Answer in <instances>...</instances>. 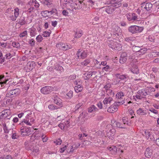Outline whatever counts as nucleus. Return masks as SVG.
<instances>
[{"label": "nucleus", "mask_w": 159, "mask_h": 159, "mask_svg": "<svg viewBox=\"0 0 159 159\" xmlns=\"http://www.w3.org/2000/svg\"><path fill=\"white\" fill-rule=\"evenodd\" d=\"M27 112V114L25 116V118L20 123L21 125H23L25 123L26 125L31 126L34 123L35 119L32 114V112L30 110H28L25 112Z\"/></svg>", "instance_id": "f257e3e1"}, {"label": "nucleus", "mask_w": 159, "mask_h": 159, "mask_svg": "<svg viewBox=\"0 0 159 159\" xmlns=\"http://www.w3.org/2000/svg\"><path fill=\"white\" fill-rule=\"evenodd\" d=\"M149 94V92H147L146 89H143L139 90L137 92V94L135 96H133V99L135 101L141 99L146 95Z\"/></svg>", "instance_id": "f03ea898"}, {"label": "nucleus", "mask_w": 159, "mask_h": 159, "mask_svg": "<svg viewBox=\"0 0 159 159\" xmlns=\"http://www.w3.org/2000/svg\"><path fill=\"white\" fill-rule=\"evenodd\" d=\"M143 30V27L137 25H132L129 27L128 28L129 32L133 34L141 32Z\"/></svg>", "instance_id": "7ed1b4c3"}, {"label": "nucleus", "mask_w": 159, "mask_h": 159, "mask_svg": "<svg viewBox=\"0 0 159 159\" xmlns=\"http://www.w3.org/2000/svg\"><path fill=\"white\" fill-rule=\"evenodd\" d=\"M107 135V136L109 138H112L114 135L116 130L115 129L112 128L111 125H108L106 126Z\"/></svg>", "instance_id": "20e7f679"}, {"label": "nucleus", "mask_w": 159, "mask_h": 159, "mask_svg": "<svg viewBox=\"0 0 159 159\" xmlns=\"http://www.w3.org/2000/svg\"><path fill=\"white\" fill-rule=\"evenodd\" d=\"M152 7V5L150 3H144L142 4L141 10L143 11H148L150 12L151 11V9Z\"/></svg>", "instance_id": "39448f33"}, {"label": "nucleus", "mask_w": 159, "mask_h": 159, "mask_svg": "<svg viewBox=\"0 0 159 159\" xmlns=\"http://www.w3.org/2000/svg\"><path fill=\"white\" fill-rule=\"evenodd\" d=\"M53 89L54 88L51 86H45L41 89L40 91L43 94H47L50 93Z\"/></svg>", "instance_id": "423d86ee"}, {"label": "nucleus", "mask_w": 159, "mask_h": 159, "mask_svg": "<svg viewBox=\"0 0 159 159\" xmlns=\"http://www.w3.org/2000/svg\"><path fill=\"white\" fill-rule=\"evenodd\" d=\"M75 84L76 85L74 87V89L76 93L81 92L83 89L82 86V83L79 80H76L74 82Z\"/></svg>", "instance_id": "0eeeda50"}, {"label": "nucleus", "mask_w": 159, "mask_h": 159, "mask_svg": "<svg viewBox=\"0 0 159 159\" xmlns=\"http://www.w3.org/2000/svg\"><path fill=\"white\" fill-rule=\"evenodd\" d=\"M80 49H79L76 55L78 58H81L84 59L87 57L89 54V52L87 50H85L83 51L82 52H81Z\"/></svg>", "instance_id": "6e6552de"}, {"label": "nucleus", "mask_w": 159, "mask_h": 159, "mask_svg": "<svg viewBox=\"0 0 159 159\" xmlns=\"http://www.w3.org/2000/svg\"><path fill=\"white\" fill-rule=\"evenodd\" d=\"M126 17L129 21L137 20L139 19L137 15L134 13H129L127 14Z\"/></svg>", "instance_id": "1a4fd4ad"}, {"label": "nucleus", "mask_w": 159, "mask_h": 159, "mask_svg": "<svg viewBox=\"0 0 159 159\" xmlns=\"http://www.w3.org/2000/svg\"><path fill=\"white\" fill-rule=\"evenodd\" d=\"M103 10L105 11L109 14H111L115 10V8L110 5L108 6L104 7H102Z\"/></svg>", "instance_id": "9d476101"}, {"label": "nucleus", "mask_w": 159, "mask_h": 159, "mask_svg": "<svg viewBox=\"0 0 159 159\" xmlns=\"http://www.w3.org/2000/svg\"><path fill=\"white\" fill-rule=\"evenodd\" d=\"M69 123V121L65 120L64 121H62V122L58 125V126L62 130L66 129L70 127Z\"/></svg>", "instance_id": "9b49d317"}, {"label": "nucleus", "mask_w": 159, "mask_h": 159, "mask_svg": "<svg viewBox=\"0 0 159 159\" xmlns=\"http://www.w3.org/2000/svg\"><path fill=\"white\" fill-rule=\"evenodd\" d=\"M30 128H28L25 126H22L20 128V131L22 134L25 133L23 134L24 136L29 135L31 132Z\"/></svg>", "instance_id": "f8f14e48"}, {"label": "nucleus", "mask_w": 159, "mask_h": 159, "mask_svg": "<svg viewBox=\"0 0 159 159\" xmlns=\"http://www.w3.org/2000/svg\"><path fill=\"white\" fill-rule=\"evenodd\" d=\"M20 13V10L18 8L16 7L14 9V15L13 16H10V18L12 21H15L16 18L18 16Z\"/></svg>", "instance_id": "ddd939ff"}, {"label": "nucleus", "mask_w": 159, "mask_h": 159, "mask_svg": "<svg viewBox=\"0 0 159 159\" xmlns=\"http://www.w3.org/2000/svg\"><path fill=\"white\" fill-rule=\"evenodd\" d=\"M20 90L19 89H16L10 91L8 93V96H11L12 97L16 96L19 94Z\"/></svg>", "instance_id": "4468645a"}, {"label": "nucleus", "mask_w": 159, "mask_h": 159, "mask_svg": "<svg viewBox=\"0 0 159 159\" xmlns=\"http://www.w3.org/2000/svg\"><path fill=\"white\" fill-rule=\"evenodd\" d=\"M110 4L113 7L116 9L118 7H120L121 5V2L119 0H115L112 1Z\"/></svg>", "instance_id": "2eb2a0df"}, {"label": "nucleus", "mask_w": 159, "mask_h": 159, "mask_svg": "<svg viewBox=\"0 0 159 159\" xmlns=\"http://www.w3.org/2000/svg\"><path fill=\"white\" fill-rule=\"evenodd\" d=\"M127 54L125 52L122 53L120 58V62L121 64H123L126 61L127 59Z\"/></svg>", "instance_id": "dca6fc26"}, {"label": "nucleus", "mask_w": 159, "mask_h": 159, "mask_svg": "<svg viewBox=\"0 0 159 159\" xmlns=\"http://www.w3.org/2000/svg\"><path fill=\"white\" fill-rule=\"evenodd\" d=\"M54 103L58 106H62V100L59 97L57 96H54L53 98Z\"/></svg>", "instance_id": "f3484780"}, {"label": "nucleus", "mask_w": 159, "mask_h": 159, "mask_svg": "<svg viewBox=\"0 0 159 159\" xmlns=\"http://www.w3.org/2000/svg\"><path fill=\"white\" fill-rule=\"evenodd\" d=\"M115 76L117 79H120L122 80H126L128 78V76L126 75H120L119 74H116L114 75Z\"/></svg>", "instance_id": "a211bd4d"}, {"label": "nucleus", "mask_w": 159, "mask_h": 159, "mask_svg": "<svg viewBox=\"0 0 159 159\" xmlns=\"http://www.w3.org/2000/svg\"><path fill=\"white\" fill-rule=\"evenodd\" d=\"M109 46L112 49H116L118 50H120L121 49V45H119L116 42H113L112 44L111 43L109 45Z\"/></svg>", "instance_id": "6ab92c4d"}, {"label": "nucleus", "mask_w": 159, "mask_h": 159, "mask_svg": "<svg viewBox=\"0 0 159 159\" xmlns=\"http://www.w3.org/2000/svg\"><path fill=\"white\" fill-rule=\"evenodd\" d=\"M41 2L44 6H46L48 7H51L52 4V0H43Z\"/></svg>", "instance_id": "aec40b11"}, {"label": "nucleus", "mask_w": 159, "mask_h": 159, "mask_svg": "<svg viewBox=\"0 0 159 159\" xmlns=\"http://www.w3.org/2000/svg\"><path fill=\"white\" fill-rule=\"evenodd\" d=\"M137 114L140 116H145L147 114L146 110L140 107L137 110Z\"/></svg>", "instance_id": "412c9836"}, {"label": "nucleus", "mask_w": 159, "mask_h": 159, "mask_svg": "<svg viewBox=\"0 0 159 159\" xmlns=\"http://www.w3.org/2000/svg\"><path fill=\"white\" fill-rule=\"evenodd\" d=\"M145 156L148 158H150L152 154V150L150 148H147L144 153Z\"/></svg>", "instance_id": "4be33fe9"}, {"label": "nucleus", "mask_w": 159, "mask_h": 159, "mask_svg": "<svg viewBox=\"0 0 159 159\" xmlns=\"http://www.w3.org/2000/svg\"><path fill=\"white\" fill-rule=\"evenodd\" d=\"M117 107L115 105H111L107 109V111L109 112L113 113L117 111Z\"/></svg>", "instance_id": "5701e85b"}, {"label": "nucleus", "mask_w": 159, "mask_h": 159, "mask_svg": "<svg viewBox=\"0 0 159 159\" xmlns=\"http://www.w3.org/2000/svg\"><path fill=\"white\" fill-rule=\"evenodd\" d=\"M16 54V52L13 50H11L9 52H7L5 56L7 59H9L12 57L15 56Z\"/></svg>", "instance_id": "b1692460"}, {"label": "nucleus", "mask_w": 159, "mask_h": 159, "mask_svg": "<svg viewBox=\"0 0 159 159\" xmlns=\"http://www.w3.org/2000/svg\"><path fill=\"white\" fill-rule=\"evenodd\" d=\"M29 32L31 37H34L37 34V31L36 29L34 27H32L29 29Z\"/></svg>", "instance_id": "393cba45"}, {"label": "nucleus", "mask_w": 159, "mask_h": 159, "mask_svg": "<svg viewBox=\"0 0 159 159\" xmlns=\"http://www.w3.org/2000/svg\"><path fill=\"white\" fill-rule=\"evenodd\" d=\"M91 65L93 67H95L96 68H100V66H101V64L96 59H93Z\"/></svg>", "instance_id": "a878e982"}, {"label": "nucleus", "mask_w": 159, "mask_h": 159, "mask_svg": "<svg viewBox=\"0 0 159 159\" xmlns=\"http://www.w3.org/2000/svg\"><path fill=\"white\" fill-rule=\"evenodd\" d=\"M54 68L57 71L59 72L60 73L63 72L64 70L63 67L59 64H56L54 65Z\"/></svg>", "instance_id": "bb28decb"}, {"label": "nucleus", "mask_w": 159, "mask_h": 159, "mask_svg": "<svg viewBox=\"0 0 159 159\" xmlns=\"http://www.w3.org/2000/svg\"><path fill=\"white\" fill-rule=\"evenodd\" d=\"M113 99L111 97H106L104 99L103 102L104 105H107L110 104L112 102Z\"/></svg>", "instance_id": "cd10ccee"}, {"label": "nucleus", "mask_w": 159, "mask_h": 159, "mask_svg": "<svg viewBox=\"0 0 159 159\" xmlns=\"http://www.w3.org/2000/svg\"><path fill=\"white\" fill-rule=\"evenodd\" d=\"M1 125H2L5 133L8 134L10 131H11L12 129H9L8 127L7 126L6 124L5 123L2 122Z\"/></svg>", "instance_id": "c85d7f7f"}, {"label": "nucleus", "mask_w": 159, "mask_h": 159, "mask_svg": "<svg viewBox=\"0 0 159 159\" xmlns=\"http://www.w3.org/2000/svg\"><path fill=\"white\" fill-rule=\"evenodd\" d=\"M130 70L131 72L134 74H137L139 73L138 66L136 65L133 66Z\"/></svg>", "instance_id": "c756f323"}, {"label": "nucleus", "mask_w": 159, "mask_h": 159, "mask_svg": "<svg viewBox=\"0 0 159 159\" xmlns=\"http://www.w3.org/2000/svg\"><path fill=\"white\" fill-rule=\"evenodd\" d=\"M98 109L94 105L91 106L88 108V111L89 112L91 113L98 111Z\"/></svg>", "instance_id": "7c9ffc66"}, {"label": "nucleus", "mask_w": 159, "mask_h": 159, "mask_svg": "<svg viewBox=\"0 0 159 159\" xmlns=\"http://www.w3.org/2000/svg\"><path fill=\"white\" fill-rule=\"evenodd\" d=\"M108 150L113 154H115L117 151V148L115 146H112L107 148Z\"/></svg>", "instance_id": "2f4dec72"}, {"label": "nucleus", "mask_w": 159, "mask_h": 159, "mask_svg": "<svg viewBox=\"0 0 159 159\" xmlns=\"http://www.w3.org/2000/svg\"><path fill=\"white\" fill-rule=\"evenodd\" d=\"M49 12L50 16L52 15L56 16H58V11L55 8H52L50 11H49Z\"/></svg>", "instance_id": "473e14b6"}, {"label": "nucleus", "mask_w": 159, "mask_h": 159, "mask_svg": "<svg viewBox=\"0 0 159 159\" xmlns=\"http://www.w3.org/2000/svg\"><path fill=\"white\" fill-rule=\"evenodd\" d=\"M145 135L146 138L148 140H151L153 139V138L151 137L152 135L150 132L148 130H146L145 131Z\"/></svg>", "instance_id": "72a5a7b5"}, {"label": "nucleus", "mask_w": 159, "mask_h": 159, "mask_svg": "<svg viewBox=\"0 0 159 159\" xmlns=\"http://www.w3.org/2000/svg\"><path fill=\"white\" fill-rule=\"evenodd\" d=\"M126 93L120 92L116 94V97L118 99L122 98L123 97L126 96Z\"/></svg>", "instance_id": "f704fd0d"}, {"label": "nucleus", "mask_w": 159, "mask_h": 159, "mask_svg": "<svg viewBox=\"0 0 159 159\" xmlns=\"http://www.w3.org/2000/svg\"><path fill=\"white\" fill-rule=\"evenodd\" d=\"M82 2L80 1H78L77 2L75 3L73 6L75 9H80L82 8L81 4Z\"/></svg>", "instance_id": "c9c22d12"}, {"label": "nucleus", "mask_w": 159, "mask_h": 159, "mask_svg": "<svg viewBox=\"0 0 159 159\" xmlns=\"http://www.w3.org/2000/svg\"><path fill=\"white\" fill-rule=\"evenodd\" d=\"M12 135L11 137L12 139H17L18 137V136L16 133V131L13 129H12Z\"/></svg>", "instance_id": "e433bc0d"}, {"label": "nucleus", "mask_w": 159, "mask_h": 159, "mask_svg": "<svg viewBox=\"0 0 159 159\" xmlns=\"http://www.w3.org/2000/svg\"><path fill=\"white\" fill-rule=\"evenodd\" d=\"M120 30V28L117 26H116L113 29V34L115 35H119V34L118 33V30Z\"/></svg>", "instance_id": "4c0bfd02"}, {"label": "nucleus", "mask_w": 159, "mask_h": 159, "mask_svg": "<svg viewBox=\"0 0 159 159\" xmlns=\"http://www.w3.org/2000/svg\"><path fill=\"white\" fill-rule=\"evenodd\" d=\"M88 116V114L86 111H83L80 115L79 118L81 119L87 118Z\"/></svg>", "instance_id": "58836bf2"}, {"label": "nucleus", "mask_w": 159, "mask_h": 159, "mask_svg": "<svg viewBox=\"0 0 159 159\" xmlns=\"http://www.w3.org/2000/svg\"><path fill=\"white\" fill-rule=\"evenodd\" d=\"M71 48V46L67 44H62L61 47V48L63 50H66Z\"/></svg>", "instance_id": "ea45409f"}, {"label": "nucleus", "mask_w": 159, "mask_h": 159, "mask_svg": "<svg viewBox=\"0 0 159 159\" xmlns=\"http://www.w3.org/2000/svg\"><path fill=\"white\" fill-rule=\"evenodd\" d=\"M42 16L45 17L50 16L49 11L45 10L41 12Z\"/></svg>", "instance_id": "a19ab883"}, {"label": "nucleus", "mask_w": 159, "mask_h": 159, "mask_svg": "<svg viewBox=\"0 0 159 159\" xmlns=\"http://www.w3.org/2000/svg\"><path fill=\"white\" fill-rule=\"evenodd\" d=\"M122 120V124L125 127L126 125H129V122L128 120V119L127 118H123Z\"/></svg>", "instance_id": "79ce46f5"}, {"label": "nucleus", "mask_w": 159, "mask_h": 159, "mask_svg": "<svg viewBox=\"0 0 159 159\" xmlns=\"http://www.w3.org/2000/svg\"><path fill=\"white\" fill-rule=\"evenodd\" d=\"M83 34V33L82 30H79L77 31L75 34V37L77 38H79Z\"/></svg>", "instance_id": "37998d69"}, {"label": "nucleus", "mask_w": 159, "mask_h": 159, "mask_svg": "<svg viewBox=\"0 0 159 159\" xmlns=\"http://www.w3.org/2000/svg\"><path fill=\"white\" fill-rule=\"evenodd\" d=\"M135 38L134 37H128L125 38V40L126 42L130 43L131 41L134 40Z\"/></svg>", "instance_id": "c03bdc74"}, {"label": "nucleus", "mask_w": 159, "mask_h": 159, "mask_svg": "<svg viewBox=\"0 0 159 159\" xmlns=\"http://www.w3.org/2000/svg\"><path fill=\"white\" fill-rule=\"evenodd\" d=\"M115 124H116V126L118 128L123 129L125 128V127L124 125L122 122L121 123L120 122H116Z\"/></svg>", "instance_id": "a18cd8bd"}, {"label": "nucleus", "mask_w": 159, "mask_h": 159, "mask_svg": "<svg viewBox=\"0 0 159 159\" xmlns=\"http://www.w3.org/2000/svg\"><path fill=\"white\" fill-rule=\"evenodd\" d=\"M83 105V103L82 102L76 104L74 108L75 112H76L77 111H78L79 109Z\"/></svg>", "instance_id": "49530a36"}, {"label": "nucleus", "mask_w": 159, "mask_h": 159, "mask_svg": "<svg viewBox=\"0 0 159 159\" xmlns=\"http://www.w3.org/2000/svg\"><path fill=\"white\" fill-rule=\"evenodd\" d=\"M12 46L15 48H20V44L17 42H13L12 43Z\"/></svg>", "instance_id": "de8ad7c7"}, {"label": "nucleus", "mask_w": 159, "mask_h": 159, "mask_svg": "<svg viewBox=\"0 0 159 159\" xmlns=\"http://www.w3.org/2000/svg\"><path fill=\"white\" fill-rule=\"evenodd\" d=\"M92 73H91V72H88L85 73L84 74V76H85L86 78H85V80H87V79H89L92 75Z\"/></svg>", "instance_id": "09e8293b"}, {"label": "nucleus", "mask_w": 159, "mask_h": 159, "mask_svg": "<svg viewBox=\"0 0 159 159\" xmlns=\"http://www.w3.org/2000/svg\"><path fill=\"white\" fill-rule=\"evenodd\" d=\"M90 62L89 60L87 59L81 63V64L83 66H87Z\"/></svg>", "instance_id": "8fccbe9b"}, {"label": "nucleus", "mask_w": 159, "mask_h": 159, "mask_svg": "<svg viewBox=\"0 0 159 159\" xmlns=\"http://www.w3.org/2000/svg\"><path fill=\"white\" fill-rule=\"evenodd\" d=\"M48 108L50 110H52L58 109L59 107L57 106L53 105V104H50L48 105Z\"/></svg>", "instance_id": "3c124183"}, {"label": "nucleus", "mask_w": 159, "mask_h": 159, "mask_svg": "<svg viewBox=\"0 0 159 159\" xmlns=\"http://www.w3.org/2000/svg\"><path fill=\"white\" fill-rule=\"evenodd\" d=\"M28 43L31 46L34 47L35 45V41L33 39H29Z\"/></svg>", "instance_id": "603ef678"}, {"label": "nucleus", "mask_w": 159, "mask_h": 159, "mask_svg": "<svg viewBox=\"0 0 159 159\" xmlns=\"http://www.w3.org/2000/svg\"><path fill=\"white\" fill-rule=\"evenodd\" d=\"M147 49L145 48H142L140 49L139 52H138V54L139 55H142L145 53L147 52Z\"/></svg>", "instance_id": "864d4df0"}, {"label": "nucleus", "mask_w": 159, "mask_h": 159, "mask_svg": "<svg viewBox=\"0 0 159 159\" xmlns=\"http://www.w3.org/2000/svg\"><path fill=\"white\" fill-rule=\"evenodd\" d=\"M140 48L139 47L136 46H134L132 47L133 50L135 52H137V54H138V52H139Z\"/></svg>", "instance_id": "5fc2aeb1"}, {"label": "nucleus", "mask_w": 159, "mask_h": 159, "mask_svg": "<svg viewBox=\"0 0 159 159\" xmlns=\"http://www.w3.org/2000/svg\"><path fill=\"white\" fill-rule=\"evenodd\" d=\"M61 3L64 6L67 4L70 3V2L68 0H61Z\"/></svg>", "instance_id": "6e6d98bb"}, {"label": "nucleus", "mask_w": 159, "mask_h": 159, "mask_svg": "<svg viewBox=\"0 0 159 159\" xmlns=\"http://www.w3.org/2000/svg\"><path fill=\"white\" fill-rule=\"evenodd\" d=\"M111 88V85L110 83L107 84L104 87V88L105 89L106 91L110 89Z\"/></svg>", "instance_id": "4d7b16f0"}, {"label": "nucleus", "mask_w": 159, "mask_h": 159, "mask_svg": "<svg viewBox=\"0 0 159 159\" xmlns=\"http://www.w3.org/2000/svg\"><path fill=\"white\" fill-rule=\"evenodd\" d=\"M4 77V76L0 75V84L1 85L6 84L7 81H4L3 79Z\"/></svg>", "instance_id": "13d9d810"}, {"label": "nucleus", "mask_w": 159, "mask_h": 159, "mask_svg": "<svg viewBox=\"0 0 159 159\" xmlns=\"http://www.w3.org/2000/svg\"><path fill=\"white\" fill-rule=\"evenodd\" d=\"M146 89L147 92H149V93L150 92H154L155 91V89L154 88L150 87H148L146 88Z\"/></svg>", "instance_id": "bf43d9fd"}, {"label": "nucleus", "mask_w": 159, "mask_h": 159, "mask_svg": "<svg viewBox=\"0 0 159 159\" xmlns=\"http://www.w3.org/2000/svg\"><path fill=\"white\" fill-rule=\"evenodd\" d=\"M102 69L103 70L106 71H109L110 70L111 68L108 65H106V66L103 67Z\"/></svg>", "instance_id": "052dcab7"}, {"label": "nucleus", "mask_w": 159, "mask_h": 159, "mask_svg": "<svg viewBox=\"0 0 159 159\" xmlns=\"http://www.w3.org/2000/svg\"><path fill=\"white\" fill-rule=\"evenodd\" d=\"M124 89H125L124 90H123V92L126 93V96H129V94L130 93H129V90H130V88H127L125 87L124 88Z\"/></svg>", "instance_id": "680f3d73"}, {"label": "nucleus", "mask_w": 159, "mask_h": 159, "mask_svg": "<svg viewBox=\"0 0 159 159\" xmlns=\"http://www.w3.org/2000/svg\"><path fill=\"white\" fill-rule=\"evenodd\" d=\"M107 94L108 95H112L114 96V94L113 92H112V90L111 89H109L106 91Z\"/></svg>", "instance_id": "e2e57ef3"}, {"label": "nucleus", "mask_w": 159, "mask_h": 159, "mask_svg": "<svg viewBox=\"0 0 159 159\" xmlns=\"http://www.w3.org/2000/svg\"><path fill=\"white\" fill-rule=\"evenodd\" d=\"M43 39V37L42 36L40 35H38L36 38V40L38 42H42Z\"/></svg>", "instance_id": "0e129e2a"}, {"label": "nucleus", "mask_w": 159, "mask_h": 159, "mask_svg": "<svg viewBox=\"0 0 159 159\" xmlns=\"http://www.w3.org/2000/svg\"><path fill=\"white\" fill-rule=\"evenodd\" d=\"M27 35V32L26 30L24 31L22 33H21L20 35L19 36L20 37L22 38L25 37L26 35Z\"/></svg>", "instance_id": "69168bd1"}, {"label": "nucleus", "mask_w": 159, "mask_h": 159, "mask_svg": "<svg viewBox=\"0 0 159 159\" xmlns=\"http://www.w3.org/2000/svg\"><path fill=\"white\" fill-rule=\"evenodd\" d=\"M33 3L36 8H38L39 6V4L36 0H33Z\"/></svg>", "instance_id": "338daca9"}, {"label": "nucleus", "mask_w": 159, "mask_h": 159, "mask_svg": "<svg viewBox=\"0 0 159 159\" xmlns=\"http://www.w3.org/2000/svg\"><path fill=\"white\" fill-rule=\"evenodd\" d=\"M0 159H12V157L10 155H7L3 157H0Z\"/></svg>", "instance_id": "774afa93"}]
</instances>
